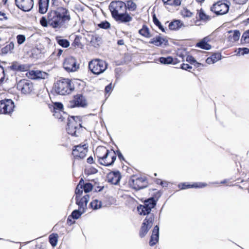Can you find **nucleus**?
Instances as JSON below:
<instances>
[{
  "label": "nucleus",
  "instance_id": "1",
  "mask_svg": "<svg viewBox=\"0 0 249 249\" xmlns=\"http://www.w3.org/2000/svg\"><path fill=\"white\" fill-rule=\"evenodd\" d=\"M160 196V193L157 191L153 196L145 199L143 201V204L137 207V211L140 215H147L139 231V236L141 238H143L146 235L153 224L155 215L154 213H151V211L156 206L157 201Z\"/></svg>",
  "mask_w": 249,
  "mask_h": 249
},
{
  "label": "nucleus",
  "instance_id": "2",
  "mask_svg": "<svg viewBox=\"0 0 249 249\" xmlns=\"http://www.w3.org/2000/svg\"><path fill=\"white\" fill-rule=\"evenodd\" d=\"M48 19L53 28H59L70 21L71 16L66 8H60L56 10H50L48 13Z\"/></svg>",
  "mask_w": 249,
  "mask_h": 249
},
{
  "label": "nucleus",
  "instance_id": "3",
  "mask_svg": "<svg viewBox=\"0 0 249 249\" xmlns=\"http://www.w3.org/2000/svg\"><path fill=\"white\" fill-rule=\"evenodd\" d=\"M94 156L96 157L99 163L106 166H110L116 159V154L113 149H108L104 146H99L96 149Z\"/></svg>",
  "mask_w": 249,
  "mask_h": 249
},
{
  "label": "nucleus",
  "instance_id": "4",
  "mask_svg": "<svg viewBox=\"0 0 249 249\" xmlns=\"http://www.w3.org/2000/svg\"><path fill=\"white\" fill-rule=\"evenodd\" d=\"M66 130L68 134L75 137H81L85 128L82 126V120L78 116H69L67 118Z\"/></svg>",
  "mask_w": 249,
  "mask_h": 249
},
{
  "label": "nucleus",
  "instance_id": "5",
  "mask_svg": "<svg viewBox=\"0 0 249 249\" xmlns=\"http://www.w3.org/2000/svg\"><path fill=\"white\" fill-rule=\"evenodd\" d=\"M53 88L56 93L62 95L71 94L75 90L73 82L68 78H60L54 83Z\"/></svg>",
  "mask_w": 249,
  "mask_h": 249
},
{
  "label": "nucleus",
  "instance_id": "6",
  "mask_svg": "<svg viewBox=\"0 0 249 249\" xmlns=\"http://www.w3.org/2000/svg\"><path fill=\"white\" fill-rule=\"evenodd\" d=\"M107 67V63L100 59H93L88 64L89 70L95 75H99L103 73Z\"/></svg>",
  "mask_w": 249,
  "mask_h": 249
},
{
  "label": "nucleus",
  "instance_id": "7",
  "mask_svg": "<svg viewBox=\"0 0 249 249\" xmlns=\"http://www.w3.org/2000/svg\"><path fill=\"white\" fill-rule=\"evenodd\" d=\"M230 2L228 0H218L214 2L211 7V11L217 16L227 14L229 10Z\"/></svg>",
  "mask_w": 249,
  "mask_h": 249
},
{
  "label": "nucleus",
  "instance_id": "8",
  "mask_svg": "<svg viewBox=\"0 0 249 249\" xmlns=\"http://www.w3.org/2000/svg\"><path fill=\"white\" fill-rule=\"evenodd\" d=\"M48 107L55 118L60 122L65 121L67 114L63 111L64 107L61 103L55 102L53 104H49Z\"/></svg>",
  "mask_w": 249,
  "mask_h": 249
},
{
  "label": "nucleus",
  "instance_id": "9",
  "mask_svg": "<svg viewBox=\"0 0 249 249\" xmlns=\"http://www.w3.org/2000/svg\"><path fill=\"white\" fill-rule=\"evenodd\" d=\"M17 89L25 95L30 94L35 90L33 82L25 79H21L17 83Z\"/></svg>",
  "mask_w": 249,
  "mask_h": 249
},
{
  "label": "nucleus",
  "instance_id": "10",
  "mask_svg": "<svg viewBox=\"0 0 249 249\" xmlns=\"http://www.w3.org/2000/svg\"><path fill=\"white\" fill-rule=\"evenodd\" d=\"M63 67L68 72H75L79 69L80 64L75 57L69 56L64 59Z\"/></svg>",
  "mask_w": 249,
  "mask_h": 249
},
{
  "label": "nucleus",
  "instance_id": "11",
  "mask_svg": "<svg viewBox=\"0 0 249 249\" xmlns=\"http://www.w3.org/2000/svg\"><path fill=\"white\" fill-rule=\"evenodd\" d=\"M129 184L134 189L139 190L147 187L148 181L145 177L134 175L130 179Z\"/></svg>",
  "mask_w": 249,
  "mask_h": 249
},
{
  "label": "nucleus",
  "instance_id": "12",
  "mask_svg": "<svg viewBox=\"0 0 249 249\" xmlns=\"http://www.w3.org/2000/svg\"><path fill=\"white\" fill-rule=\"evenodd\" d=\"M109 9L114 18L119 14L126 11V4L122 1H113L109 5Z\"/></svg>",
  "mask_w": 249,
  "mask_h": 249
},
{
  "label": "nucleus",
  "instance_id": "13",
  "mask_svg": "<svg viewBox=\"0 0 249 249\" xmlns=\"http://www.w3.org/2000/svg\"><path fill=\"white\" fill-rule=\"evenodd\" d=\"M69 105L71 108L85 107L87 106L88 102L86 96L83 93H77L70 101Z\"/></svg>",
  "mask_w": 249,
  "mask_h": 249
},
{
  "label": "nucleus",
  "instance_id": "14",
  "mask_svg": "<svg viewBox=\"0 0 249 249\" xmlns=\"http://www.w3.org/2000/svg\"><path fill=\"white\" fill-rule=\"evenodd\" d=\"M88 146L86 144H79L74 146L72 149V155L74 160L83 159L88 152Z\"/></svg>",
  "mask_w": 249,
  "mask_h": 249
},
{
  "label": "nucleus",
  "instance_id": "15",
  "mask_svg": "<svg viewBox=\"0 0 249 249\" xmlns=\"http://www.w3.org/2000/svg\"><path fill=\"white\" fill-rule=\"evenodd\" d=\"M15 108V104L11 99H4L0 101V113L11 115Z\"/></svg>",
  "mask_w": 249,
  "mask_h": 249
},
{
  "label": "nucleus",
  "instance_id": "16",
  "mask_svg": "<svg viewBox=\"0 0 249 249\" xmlns=\"http://www.w3.org/2000/svg\"><path fill=\"white\" fill-rule=\"evenodd\" d=\"M15 4L21 10L29 11L34 6V0H15Z\"/></svg>",
  "mask_w": 249,
  "mask_h": 249
},
{
  "label": "nucleus",
  "instance_id": "17",
  "mask_svg": "<svg viewBox=\"0 0 249 249\" xmlns=\"http://www.w3.org/2000/svg\"><path fill=\"white\" fill-rule=\"evenodd\" d=\"M30 65L27 64H20L17 61H14L8 67V69L15 71L24 72L29 70Z\"/></svg>",
  "mask_w": 249,
  "mask_h": 249
},
{
  "label": "nucleus",
  "instance_id": "18",
  "mask_svg": "<svg viewBox=\"0 0 249 249\" xmlns=\"http://www.w3.org/2000/svg\"><path fill=\"white\" fill-rule=\"evenodd\" d=\"M207 186V184L202 182H181L178 184V187L179 190H185L190 188H202Z\"/></svg>",
  "mask_w": 249,
  "mask_h": 249
},
{
  "label": "nucleus",
  "instance_id": "19",
  "mask_svg": "<svg viewBox=\"0 0 249 249\" xmlns=\"http://www.w3.org/2000/svg\"><path fill=\"white\" fill-rule=\"evenodd\" d=\"M46 75L47 73L39 70L28 71L26 73V76L28 78L34 80L45 79Z\"/></svg>",
  "mask_w": 249,
  "mask_h": 249
},
{
  "label": "nucleus",
  "instance_id": "20",
  "mask_svg": "<svg viewBox=\"0 0 249 249\" xmlns=\"http://www.w3.org/2000/svg\"><path fill=\"white\" fill-rule=\"evenodd\" d=\"M89 196L86 195L83 197H75L76 204L78 205L79 210H83L85 211L87 209V203L89 200Z\"/></svg>",
  "mask_w": 249,
  "mask_h": 249
},
{
  "label": "nucleus",
  "instance_id": "21",
  "mask_svg": "<svg viewBox=\"0 0 249 249\" xmlns=\"http://www.w3.org/2000/svg\"><path fill=\"white\" fill-rule=\"evenodd\" d=\"M159 226L156 225L152 231V233L150 237L149 242L150 246H154L159 241Z\"/></svg>",
  "mask_w": 249,
  "mask_h": 249
},
{
  "label": "nucleus",
  "instance_id": "22",
  "mask_svg": "<svg viewBox=\"0 0 249 249\" xmlns=\"http://www.w3.org/2000/svg\"><path fill=\"white\" fill-rule=\"evenodd\" d=\"M149 43L158 47L161 46L163 45L167 46L168 44V41L165 38L162 37L160 36H157L151 39L149 41Z\"/></svg>",
  "mask_w": 249,
  "mask_h": 249
},
{
  "label": "nucleus",
  "instance_id": "23",
  "mask_svg": "<svg viewBox=\"0 0 249 249\" xmlns=\"http://www.w3.org/2000/svg\"><path fill=\"white\" fill-rule=\"evenodd\" d=\"M211 41L209 36H206L196 44V47L202 49L209 50L211 48V45L209 44Z\"/></svg>",
  "mask_w": 249,
  "mask_h": 249
},
{
  "label": "nucleus",
  "instance_id": "24",
  "mask_svg": "<svg viewBox=\"0 0 249 249\" xmlns=\"http://www.w3.org/2000/svg\"><path fill=\"white\" fill-rule=\"evenodd\" d=\"M121 176L119 172H111L108 174V181L113 184H117L120 181Z\"/></svg>",
  "mask_w": 249,
  "mask_h": 249
},
{
  "label": "nucleus",
  "instance_id": "25",
  "mask_svg": "<svg viewBox=\"0 0 249 249\" xmlns=\"http://www.w3.org/2000/svg\"><path fill=\"white\" fill-rule=\"evenodd\" d=\"M114 19L117 22L126 23L132 21V17L129 14L124 12L119 14L118 16L114 18Z\"/></svg>",
  "mask_w": 249,
  "mask_h": 249
},
{
  "label": "nucleus",
  "instance_id": "26",
  "mask_svg": "<svg viewBox=\"0 0 249 249\" xmlns=\"http://www.w3.org/2000/svg\"><path fill=\"white\" fill-rule=\"evenodd\" d=\"M50 0H38V12L44 14L47 12L49 7Z\"/></svg>",
  "mask_w": 249,
  "mask_h": 249
},
{
  "label": "nucleus",
  "instance_id": "27",
  "mask_svg": "<svg viewBox=\"0 0 249 249\" xmlns=\"http://www.w3.org/2000/svg\"><path fill=\"white\" fill-rule=\"evenodd\" d=\"M85 212V211L82 209L81 210L79 209L74 210L72 212L71 215L68 216L67 219V223L70 225L74 223V221H72L71 218L76 219L79 218L81 216L82 214L83 213Z\"/></svg>",
  "mask_w": 249,
  "mask_h": 249
},
{
  "label": "nucleus",
  "instance_id": "28",
  "mask_svg": "<svg viewBox=\"0 0 249 249\" xmlns=\"http://www.w3.org/2000/svg\"><path fill=\"white\" fill-rule=\"evenodd\" d=\"M164 7L167 9L176 7L181 4V0H162Z\"/></svg>",
  "mask_w": 249,
  "mask_h": 249
},
{
  "label": "nucleus",
  "instance_id": "29",
  "mask_svg": "<svg viewBox=\"0 0 249 249\" xmlns=\"http://www.w3.org/2000/svg\"><path fill=\"white\" fill-rule=\"evenodd\" d=\"M138 33L141 36L146 38L152 37V34L150 29L146 24L142 25V28L139 30Z\"/></svg>",
  "mask_w": 249,
  "mask_h": 249
},
{
  "label": "nucleus",
  "instance_id": "30",
  "mask_svg": "<svg viewBox=\"0 0 249 249\" xmlns=\"http://www.w3.org/2000/svg\"><path fill=\"white\" fill-rule=\"evenodd\" d=\"M186 60L190 64L193 65L195 68H198V70H201L204 67V64L197 62L192 55H187Z\"/></svg>",
  "mask_w": 249,
  "mask_h": 249
},
{
  "label": "nucleus",
  "instance_id": "31",
  "mask_svg": "<svg viewBox=\"0 0 249 249\" xmlns=\"http://www.w3.org/2000/svg\"><path fill=\"white\" fill-rule=\"evenodd\" d=\"M221 55L220 53H214L212 55L208 57L206 60V62L208 64H213L221 59Z\"/></svg>",
  "mask_w": 249,
  "mask_h": 249
},
{
  "label": "nucleus",
  "instance_id": "32",
  "mask_svg": "<svg viewBox=\"0 0 249 249\" xmlns=\"http://www.w3.org/2000/svg\"><path fill=\"white\" fill-rule=\"evenodd\" d=\"M182 24L180 20H174L169 23L168 27L170 30H177L181 27Z\"/></svg>",
  "mask_w": 249,
  "mask_h": 249
},
{
  "label": "nucleus",
  "instance_id": "33",
  "mask_svg": "<svg viewBox=\"0 0 249 249\" xmlns=\"http://www.w3.org/2000/svg\"><path fill=\"white\" fill-rule=\"evenodd\" d=\"M82 183H83V178H81L78 184H77L75 190V197L77 198L78 197H81L83 192L84 191V188L82 187Z\"/></svg>",
  "mask_w": 249,
  "mask_h": 249
},
{
  "label": "nucleus",
  "instance_id": "34",
  "mask_svg": "<svg viewBox=\"0 0 249 249\" xmlns=\"http://www.w3.org/2000/svg\"><path fill=\"white\" fill-rule=\"evenodd\" d=\"M240 43L242 45L249 44V29L243 33L241 37Z\"/></svg>",
  "mask_w": 249,
  "mask_h": 249
},
{
  "label": "nucleus",
  "instance_id": "35",
  "mask_svg": "<svg viewBox=\"0 0 249 249\" xmlns=\"http://www.w3.org/2000/svg\"><path fill=\"white\" fill-rule=\"evenodd\" d=\"M102 203L101 201L97 199H93L89 204V207L93 210H97L102 207Z\"/></svg>",
  "mask_w": 249,
  "mask_h": 249
},
{
  "label": "nucleus",
  "instance_id": "36",
  "mask_svg": "<svg viewBox=\"0 0 249 249\" xmlns=\"http://www.w3.org/2000/svg\"><path fill=\"white\" fill-rule=\"evenodd\" d=\"M81 37L79 36H76L75 37L71 44L72 47L75 48L82 49L83 45L81 42Z\"/></svg>",
  "mask_w": 249,
  "mask_h": 249
},
{
  "label": "nucleus",
  "instance_id": "37",
  "mask_svg": "<svg viewBox=\"0 0 249 249\" xmlns=\"http://www.w3.org/2000/svg\"><path fill=\"white\" fill-rule=\"evenodd\" d=\"M58 235L57 233H52L49 236V240L53 247H55L58 242Z\"/></svg>",
  "mask_w": 249,
  "mask_h": 249
},
{
  "label": "nucleus",
  "instance_id": "38",
  "mask_svg": "<svg viewBox=\"0 0 249 249\" xmlns=\"http://www.w3.org/2000/svg\"><path fill=\"white\" fill-rule=\"evenodd\" d=\"M60 8H65L62 6V2L60 0H51V10H56Z\"/></svg>",
  "mask_w": 249,
  "mask_h": 249
},
{
  "label": "nucleus",
  "instance_id": "39",
  "mask_svg": "<svg viewBox=\"0 0 249 249\" xmlns=\"http://www.w3.org/2000/svg\"><path fill=\"white\" fill-rule=\"evenodd\" d=\"M14 43L13 42L11 41L2 48L1 52L3 53L6 54L8 53L11 52V51L14 49Z\"/></svg>",
  "mask_w": 249,
  "mask_h": 249
},
{
  "label": "nucleus",
  "instance_id": "40",
  "mask_svg": "<svg viewBox=\"0 0 249 249\" xmlns=\"http://www.w3.org/2000/svg\"><path fill=\"white\" fill-rule=\"evenodd\" d=\"M57 43L63 48H68L70 46L69 41L66 39H61L60 37H56Z\"/></svg>",
  "mask_w": 249,
  "mask_h": 249
},
{
  "label": "nucleus",
  "instance_id": "41",
  "mask_svg": "<svg viewBox=\"0 0 249 249\" xmlns=\"http://www.w3.org/2000/svg\"><path fill=\"white\" fill-rule=\"evenodd\" d=\"M159 60L161 64H172L173 62V58L171 56H169L167 57H160L159 58Z\"/></svg>",
  "mask_w": 249,
  "mask_h": 249
},
{
  "label": "nucleus",
  "instance_id": "42",
  "mask_svg": "<svg viewBox=\"0 0 249 249\" xmlns=\"http://www.w3.org/2000/svg\"><path fill=\"white\" fill-rule=\"evenodd\" d=\"M240 36V33L239 30H236L233 32V34L229 37V39L232 41H238Z\"/></svg>",
  "mask_w": 249,
  "mask_h": 249
},
{
  "label": "nucleus",
  "instance_id": "43",
  "mask_svg": "<svg viewBox=\"0 0 249 249\" xmlns=\"http://www.w3.org/2000/svg\"><path fill=\"white\" fill-rule=\"evenodd\" d=\"M126 9L129 11H134L136 9L137 5L132 0H128L126 1Z\"/></svg>",
  "mask_w": 249,
  "mask_h": 249
},
{
  "label": "nucleus",
  "instance_id": "44",
  "mask_svg": "<svg viewBox=\"0 0 249 249\" xmlns=\"http://www.w3.org/2000/svg\"><path fill=\"white\" fill-rule=\"evenodd\" d=\"M100 39L99 37L96 35H92L91 36V40L90 43L91 45L94 47H97L99 46Z\"/></svg>",
  "mask_w": 249,
  "mask_h": 249
},
{
  "label": "nucleus",
  "instance_id": "45",
  "mask_svg": "<svg viewBox=\"0 0 249 249\" xmlns=\"http://www.w3.org/2000/svg\"><path fill=\"white\" fill-rule=\"evenodd\" d=\"M82 187L86 193H89L92 190L93 185L90 183H85L84 180L83 179Z\"/></svg>",
  "mask_w": 249,
  "mask_h": 249
},
{
  "label": "nucleus",
  "instance_id": "46",
  "mask_svg": "<svg viewBox=\"0 0 249 249\" xmlns=\"http://www.w3.org/2000/svg\"><path fill=\"white\" fill-rule=\"evenodd\" d=\"M153 21L154 23L157 26L158 28L162 32H165V29L162 26L161 23L158 20V19L156 18L155 15H154L153 16Z\"/></svg>",
  "mask_w": 249,
  "mask_h": 249
},
{
  "label": "nucleus",
  "instance_id": "47",
  "mask_svg": "<svg viewBox=\"0 0 249 249\" xmlns=\"http://www.w3.org/2000/svg\"><path fill=\"white\" fill-rule=\"evenodd\" d=\"M98 27L103 29H108L110 28V24L107 21L105 20L98 24Z\"/></svg>",
  "mask_w": 249,
  "mask_h": 249
},
{
  "label": "nucleus",
  "instance_id": "48",
  "mask_svg": "<svg viewBox=\"0 0 249 249\" xmlns=\"http://www.w3.org/2000/svg\"><path fill=\"white\" fill-rule=\"evenodd\" d=\"M197 13L200 20H206L209 19V16L206 15L202 9L199 10Z\"/></svg>",
  "mask_w": 249,
  "mask_h": 249
},
{
  "label": "nucleus",
  "instance_id": "49",
  "mask_svg": "<svg viewBox=\"0 0 249 249\" xmlns=\"http://www.w3.org/2000/svg\"><path fill=\"white\" fill-rule=\"evenodd\" d=\"M93 185V188L95 192H100L103 190L104 188V186L100 185V183L99 182H95Z\"/></svg>",
  "mask_w": 249,
  "mask_h": 249
},
{
  "label": "nucleus",
  "instance_id": "50",
  "mask_svg": "<svg viewBox=\"0 0 249 249\" xmlns=\"http://www.w3.org/2000/svg\"><path fill=\"white\" fill-rule=\"evenodd\" d=\"M40 24L44 27H46L48 25V19L45 17H42L40 19Z\"/></svg>",
  "mask_w": 249,
  "mask_h": 249
},
{
  "label": "nucleus",
  "instance_id": "51",
  "mask_svg": "<svg viewBox=\"0 0 249 249\" xmlns=\"http://www.w3.org/2000/svg\"><path fill=\"white\" fill-rule=\"evenodd\" d=\"M238 53L241 55H244L249 53V49L248 48H240L238 49Z\"/></svg>",
  "mask_w": 249,
  "mask_h": 249
},
{
  "label": "nucleus",
  "instance_id": "52",
  "mask_svg": "<svg viewBox=\"0 0 249 249\" xmlns=\"http://www.w3.org/2000/svg\"><path fill=\"white\" fill-rule=\"evenodd\" d=\"M98 172L97 169L94 167H89L85 170V173L88 175L94 174Z\"/></svg>",
  "mask_w": 249,
  "mask_h": 249
},
{
  "label": "nucleus",
  "instance_id": "53",
  "mask_svg": "<svg viewBox=\"0 0 249 249\" xmlns=\"http://www.w3.org/2000/svg\"><path fill=\"white\" fill-rule=\"evenodd\" d=\"M17 39L18 43L20 45L25 41V36L23 35H18L17 36Z\"/></svg>",
  "mask_w": 249,
  "mask_h": 249
},
{
  "label": "nucleus",
  "instance_id": "54",
  "mask_svg": "<svg viewBox=\"0 0 249 249\" xmlns=\"http://www.w3.org/2000/svg\"><path fill=\"white\" fill-rule=\"evenodd\" d=\"M113 90V87L111 83H110L108 85H107L105 89V94H110L111 91Z\"/></svg>",
  "mask_w": 249,
  "mask_h": 249
},
{
  "label": "nucleus",
  "instance_id": "55",
  "mask_svg": "<svg viewBox=\"0 0 249 249\" xmlns=\"http://www.w3.org/2000/svg\"><path fill=\"white\" fill-rule=\"evenodd\" d=\"M5 78V72L3 67L0 66V84L1 83Z\"/></svg>",
  "mask_w": 249,
  "mask_h": 249
},
{
  "label": "nucleus",
  "instance_id": "56",
  "mask_svg": "<svg viewBox=\"0 0 249 249\" xmlns=\"http://www.w3.org/2000/svg\"><path fill=\"white\" fill-rule=\"evenodd\" d=\"M183 15L185 17H191L192 16L193 13L187 9H185L183 11Z\"/></svg>",
  "mask_w": 249,
  "mask_h": 249
},
{
  "label": "nucleus",
  "instance_id": "57",
  "mask_svg": "<svg viewBox=\"0 0 249 249\" xmlns=\"http://www.w3.org/2000/svg\"><path fill=\"white\" fill-rule=\"evenodd\" d=\"M7 17L6 16V14L2 12H0V20H7Z\"/></svg>",
  "mask_w": 249,
  "mask_h": 249
},
{
  "label": "nucleus",
  "instance_id": "58",
  "mask_svg": "<svg viewBox=\"0 0 249 249\" xmlns=\"http://www.w3.org/2000/svg\"><path fill=\"white\" fill-rule=\"evenodd\" d=\"M248 0H233L234 2L238 4H243L245 3Z\"/></svg>",
  "mask_w": 249,
  "mask_h": 249
},
{
  "label": "nucleus",
  "instance_id": "59",
  "mask_svg": "<svg viewBox=\"0 0 249 249\" xmlns=\"http://www.w3.org/2000/svg\"><path fill=\"white\" fill-rule=\"evenodd\" d=\"M87 161L89 164L93 163L94 162V160L92 157L90 156L89 157L87 160Z\"/></svg>",
  "mask_w": 249,
  "mask_h": 249
},
{
  "label": "nucleus",
  "instance_id": "60",
  "mask_svg": "<svg viewBox=\"0 0 249 249\" xmlns=\"http://www.w3.org/2000/svg\"><path fill=\"white\" fill-rule=\"evenodd\" d=\"M117 154L118 157L119 159L120 160H124V157L120 151H117Z\"/></svg>",
  "mask_w": 249,
  "mask_h": 249
},
{
  "label": "nucleus",
  "instance_id": "61",
  "mask_svg": "<svg viewBox=\"0 0 249 249\" xmlns=\"http://www.w3.org/2000/svg\"><path fill=\"white\" fill-rule=\"evenodd\" d=\"M189 65L188 64L183 63L181 65V68L184 70H187Z\"/></svg>",
  "mask_w": 249,
  "mask_h": 249
},
{
  "label": "nucleus",
  "instance_id": "62",
  "mask_svg": "<svg viewBox=\"0 0 249 249\" xmlns=\"http://www.w3.org/2000/svg\"><path fill=\"white\" fill-rule=\"evenodd\" d=\"M62 53H63V50L62 49H58L57 50L56 56L58 57H60V56L62 54Z\"/></svg>",
  "mask_w": 249,
  "mask_h": 249
},
{
  "label": "nucleus",
  "instance_id": "63",
  "mask_svg": "<svg viewBox=\"0 0 249 249\" xmlns=\"http://www.w3.org/2000/svg\"><path fill=\"white\" fill-rule=\"evenodd\" d=\"M124 44V43L123 39H120L117 41V44L118 45H123Z\"/></svg>",
  "mask_w": 249,
  "mask_h": 249
},
{
  "label": "nucleus",
  "instance_id": "64",
  "mask_svg": "<svg viewBox=\"0 0 249 249\" xmlns=\"http://www.w3.org/2000/svg\"><path fill=\"white\" fill-rule=\"evenodd\" d=\"M173 62L172 64H177L180 62V60H178L177 58H173Z\"/></svg>",
  "mask_w": 249,
  "mask_h": 249
}]
</instances>
